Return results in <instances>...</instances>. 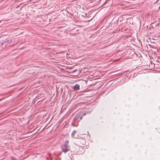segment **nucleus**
<instances>
[{
	"instance_id": "obj_7",
	"label": "nucleus",
	"mask_w": 160,
	"mask_h": 160,
	"mask_svg": "<svg viewBox=\"0 0 160 160\" xmlns=\"http://www.w3.org/2000/svg\"><path fill=\"white\" fill-rule=\"evenodd\" d=\"M72 125L73 126H76L73 123L72 124Z\"/></svg>"
},
{
	"instance_id": "obj_1",
	"label": "nucleus",
	"mask_w": 160,
	"mask_h": 160,
	"mask_svg": "<svg viewBox=\"0 0 160 160\" xmlns=\"http://www.w3.org/2000/svg\"><path fill=\"white\" fill-rule=\"evenodd\" d=\"M69 141H66L64 143L62 146L61 150L65 153L70 150V147L69 145Z\"/></svg>"
},
{
	"instance_id": "obj_4",
	"label": "nucleus",
	"mask_w": 160,
	"mask_h": 160,
	"mask_svg": "<svg viewBox=\"0 0 160 160\" xmlns=\"http://www.w3.org/2000/svg\"><path fill=\"white\" fill-rule=\"evenodd\" d=\"M74 90L75 91H77L80 89V86L78 84H75L74 86Z\"/></svg>"
},
{
	"instance_id": "obj_3",
	"label": "nucleus",
	"mask_w": 160,
	"mask_h": 160,
	"mask_svg": "<svg viewBox=\"0 0 160 160\" xmlns=\"http://www.w3.org/2000/svg\"><path fill=\"white\" fill-rule=\"evenodd\" d=\"M82 119V116H81V114H78L73 119V122H75V121H80Z\"/></svg>"
},
{
	"instance_id": "obj_2",
	"label": "nucleus",
	"mask_w": 160,
	"mask_h": 160,
	"mask_svg": "<svg viewBox=\"0 0 160 160\" xmlns=\"http://www.w3.org/2000/svg\"><path fill=\"white\" fill-rule=\"evenodd\" d=\"M77 144L80 146H83V145H85L86 142V141L83 139H78L77 141Z\"/></svg>"
},
{
	"instance_id": "obj_6",
	"label": "nucleus",
	"mask_w": 160,
	"mask_h": 160,
	"mask_svg": "<svg viewBox=\"0 0 160 160\" xmlns=\"http://www.w3.org/2000/svg\"><path fill=\"white\" fill-rule=\"evenodd\" d=\"M86 114V113H84L82 115L81 114V116L82 117V116H84V115H85Z\"/></svg>"
},
{
	"instance_id": "obj_5",
	"label": "nucleus",
	"mask_w": 160,
	"mask_h": 160,
	"mask_svg": "<svg viewBox=\"0 0 160 160\" xmlns=\"http://www.w3.org/2000/svg\"><path fill=\"white\" fill-rule=\"evenodd\" d=\"M77 133V131L75 130H74L72 132V138H76L74 137V134Z\"/></svg>"
}]
</instances>
